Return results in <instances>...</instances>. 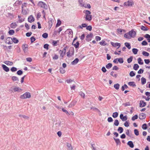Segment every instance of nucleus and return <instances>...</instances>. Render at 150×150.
<instances>
[{
  "mask_svg": "<svg viewBox=\"0 0 150 150\" xmlns=\"http://www.w3.org/2000/svg\"><path fill=\"white\" fill-rule=\"evenodd\" d=\"M48 35L47 33H45L42 35V37L44 38H47Z\"/></svg>",
  "mask_w": 150,
  "mask_h": 150,
  "instance_id": "09e8293b",
  "label": "nucleus"
},
{
  "mask_svg": "<svg viewBox=\"0 0 150 150\" xmlns=\"http://www.w3.org/2000/svg\"><path fill=\"white\" fill-rule=\"evenodd\" d=\"M92 27L91 25H89L88 26H87V27H86V29L87 30H88L89 31H91L92 30Z\"/></svg>",
  "mask_w": 150,
  "mask_h": 150,
  "instance_id": "680f3d73",
  "label": "nucleus"
},
{
  "mask_svg": "<svg viewBox=\"0 0 150 150\" xmlns=\"http://www.w3.org/2000/svg\"><path fill=\"white\" fill-rule=\"evenodd\" d=\"M31 97L30 94L29 92H26L23 95L20 96V98L24 99L27 98H30Z\"/></svg>",
  "mask_w": 150,
  "mask_h": 150,
  "instance_id": "7ed1b4c3",
  "label": "nucleus"
},
{
  "mask_svg": "<svg viewBox=\"0 0 150 150\" xmlns=\"http://www.w3.org/2000/svg\"><path fill=\"white\" fill-rule=\"evenodd\" d=\"M129 75L131 76L132 77L135 76V74L133 72V71H132L130 72L129 73Z\"/></svg>",
  "mask_w": 150,
  "mask_h": 150,
  "instance_id": "052dcab7",
  "label": "nucleus"
},
{
  "mask_svg": "<svg viewBox=\"0 0 150 150\" xmlns=\"http://www.w3.org/2000/svg\"><path fill=\"white\" fill-rule=\"evenodd\" d=\"M120 119L123 121H126L127 119V115L123 116V115L121 114L120 115Z\"/></svg>",
  "mask_w": 150,
  "mask_h": 150,
  "instance_id": "9d476101",
  "label": "nucleus"
},
{
  "mask_svg": "<svg viewBox=\"0 0 150 150\" xmlns=\"http://www.w3.org/2000/svg\"><path fill=\"white\" fill-rule=\"evenodd\" d=\"M132 51L133 53L134 54H137V53L138 52V50L137 49L133 48L132 50Z\"/></svg>",
  "mask_w": 150,
  "mask_h": 150,
  "instance_id": "e433bc0d",
  "label": "nucleus"
},
{
  "mask_svg": "<svg viewBox=\"0 0 150 150\" xmlns=\"http://www.w3.org/2000/svg\"><path fill=\"white\" fill-rule=\"evenodd\" d=\"M138 62L139 64L140 65H142L143 63V61L142 59L141 58H139L137 59Z\"/></svg>",
  "mask_w": 150,
  "mask_h": 150,
  "instance_id": "a211bd4d",
  "label": "nucleus"
},
{
  "mask_svg": "<svg viewBox=\"0 0 150 150\" xmlns=\"http://www.w3.org/2000/svg\"><path fill=\"white\" fill-rule=\"evenodd\" d=\"M134 4V3L132 0H129L127 2H125L124 4L125 6H131Z\"/></svg>",
  "mask_w": 150,
  "mask_h": 150,
  "instance_id": "423d86ee",
  "label": "nucleus"
},
{
  "mask_svg": "<svg viewBox=\"0 0 150 150\" xmlns=\"http://www.w3.org/2000/svg\"><path fill=\"white\" fill-rule=\"evenodd\" d=\"M38 5L39 6L43 8L47 9V5L42 1H39L38 3Z\"/></svg>",
  "mask_w": 150,
  "mask_h": 150,
  "instance_id": "20e7f679",
  "label": "nucleus"
},
{
  "mask_svg": "<svg viewBox=\"0 0 150 150\" xmlns=\"http://www.w3.org/2000/svg\"><path fill=\"white\" fill-rule=\"evenodd\" d=\"M141 82L142 85L146 83V79L144 77L141 78Z\"/></svg>",
  "mask_w": 150,
  "mask_h": 150,
  "instance_id": "7c9ffc66",
  "label": "nucleus"
},
{
  "mask_svg": "<svg viewBox=\"0 0 150 150\" xmlns=\"http://www.w3.org/2000/svg\"><path fill=\"white\" fill-rule=\"evenodd\" d=\"M83 13L85 14L83 18L86 21H90L92 19V15H91V12L88 10H85L83 11Z\"/></svg>",
  "mask_w": 150,
  "mask_h": 150,
  "instance_id": "f257e3e1",
  "label": "nucleus"
},
{
  "mask_svg": "<svg viewBox=\"0 0 150 150\" xmlns=\"http://www.w3.org/2000/svg\"><path fill=\"white\" fill-rule=\"evenodd\" d=\"M16 50L17 52L18 53H19L21 52V49L19 47H17L16 48Z\"/></svg>",
  "mask_w": 150,
  "mask_h": 150,
  "instance_id": "69168bd1",
  "label": "nucleus"
},
{
  "mask_svg": "<svg viewBox=\"0 0 150 150\" xmlns=\"http://www.w3.org/2000/svg\"><path fill=\"white\" fill-rule=\"evenodd\" d=\"M100 45H102L105 46L106 45V43L104 40H102L99 42Z\"/></svg>",
  "mask_w": 150,
  "mask_h": 150,
  "instance_id": "2f4dec72",
  "label": "nucleus"
},
{
  "mask_svg": "<svg viewBox=\"0 0 150 150\" xmlns=\"http://www.w3.org/2000/svg\"><path fill=\"white\" fill-rule=\"evenodd\" d=\"M12 80L14 81H19L18 79V78L16 76H13L12 78Z\"/></svg>",
  "mask_w": 150,
  "mask_h": 150,
  "instance_id": "4c0bfd02",
  "label": "nucleus"
},
{
  "mask_svg": "<svg viewBox=\"0 0 150 150\" xmlns=\"http://www.w3.org/2000/svg\"><path fill=\"white\" fill-rule=\"evenodd\" d=\"M124 36L125 38L128 39H130L131 38L130 36L129 35V34H128L127 33L125 34Z\"/></svg>",
  "mask_w": 150,
  "mask_h": 150,
  "instance_id": "de8ad7c7",
  "label": "nucleus"
},
{
  "mask_svg": "<svg viewBox=\"0 0 150 150\" xmlns=\"http://www.w3.org/2000/svg\"><path fill=\"white\" fill-rule=\"evenodd\" d=\"M145 115L144 113L140 114L139 116V118L141 120H142L145 118Z\"/></svg>",
  "mask_w": 150,
  "mask_h": 150,
  "instance_id": "f3484780",
  "label": "nucleus"
},
{
  "mask_svg": "<svg viewBox=\"0 0 150 150\" xmlns=\"http://www.w3.org/2000/svg\"><path fill=\"white\" fill-rule=\"evenodd\" d=\"M134 133L135 135L138 136L139 135V132L137 129H135L134 130Z\"/></svg>",
  "mask_w": 150,
  "mask_h": 150,
  "instance_id": "3c124183",
  "label": "nucleus"
},
{
  "mask_svg": "<svg viewBox=\"0 0 150 150\" xmlns=\"http://www.w3.org/2000/svg\"><path fill=\"white\" fill-rule=\"evenodd\" d=\"M12 42H13L15 43H17L19 42L18 40L15 38H12Z\"/></svg>",
  "mask_w": 150,
  "mask_h": 150,
  "instance_id": "a878e982",
  "label": "nucleus"
},
{
  "mask_svg": "<svg viewBox=\"0 0 150 150\" xmlns=\"http://www.w3.org/2000/svg\"><path fill=\"white\" fill-rule=\"evenodd\" d=\"M69 51L71 53V54L72 55H74V48L71 47L70 48Z\"/></svg>",
  "mask_w": 150,
  "mask_h": 150,
  "instance_id": "c756f323",
  "label": "nucleus"
},
{
  "mask_svg": "<svg viewBox=\"0 0 150 150\" xmlns=\"http://www.w3.org/2000/svg\"><path fill=\"white\" fill-rule=\"evenodd\" d=\"M4 63L8 65L11 66L13 64V63L12 62L9 61H6Z\"/></svg>",
  "mask_w": 150,
  "mask_h": 150,
  "instance_id": "4be33fe9",
  "label": "nucleus"
},
{
  "mask_svg": "<svg viewBox=\"0 0 150 150\" xmlns=\"http://www.w3.org/2000/svg\"><path fill=\"white\" fill-rule=\"evenodd\" d=\"M114 139L115 140L117 145H118V144H120L121 142L119 139L114 138Z\"/></svg>",
  "mask_w": 150,
  "mask_h": 150,
  "instance_id": "bb28decb",
  "label": "nucleus"
},
{
  "mask_svg": "<svg viewBox=\"0 0 150 150\" xmlns=\"http://www.w3.org/2000/svg\"><path fill=\"white\" fill-rule=\"evenodd\" d=\"M125 45L129 49H131V46L129 43L126 42L125 43Z\"/></svg>",
  "mask_w": 150,
  "mask_h": 150,
  "instance_id": "c85d7f7f",
  "label": "nucleus"
},
{
  "mask_svg": "<svg viewBox=\"0 0 150 150\" xmlns=\"http://www.w3.org/2000/svg\"><path fill=\"white\" fill-rule=\"evenodd\" d=\"M73 45L74 46V47L77 48L79 47V43L78 41H77L75 43H72Z\"/></svg>",
  "mask_w": 150,
  "mask_h": 150,
  "instance_id": "cd10ccee",
  "label": "nucleus"
},
{
  "mask_svg": "<svg viewBox=\"0 0 150 150\" xmlns=\"http://www.w3.org/2000/svg\"><path fill=\"white\" fill-rule=\"evenodd\" d=\"M128 84L130 86H132V87H135L136 85L135 84V83L134 82H130L128 83Z\"/></svg>",
  "mask_w": 150,
  "mask_h": 150,
  "instance_id": "393cba45",
  "label": "nucleus"
},
{
  "mask_svg": "<svg viewBox=\"0 0 150 150\" xmlns=\"http://www.w3.org/2000/svg\"><path fill=\"white\" fill-rule=\"evenodd\" d=\"M138 115H136L132 117V120L133 121H134L135 120L137 119L138 118Z\"/></svg>",
  "mask_w": 150,
  "mask_h": 150,
  "instance_id": "49530a36",
  "label": "nucleus"
},
{
  "mask_svg": "<svg viewBox=\"0 0 150 150\" xmlns=\"http://www.w3.org/2000/svg\"><path fill=\"white\" fill-rule=\"evenodd\" d=\"M87 26V25L86 23H83L81 25H79L78 28L81 29H83V28H85Z\"/></svg>",
  "mask_w": 150,
  "mask_h": 150,
  "instance_id": "6ab92c4d",
  "label": "nucleus"
},
{
  "mask_svg": "<svg viewBox=\"0 0 150 150\" xmlns=\"http://www.w3.org/2000/svg\"><path fill=\"white\" fill-rule=\"evenodd\" d=\"M3 69L6 72L9 71V69L7 66H2Z\"/></svg>",
  "mask_w": 150,
  "mask_h": 150,
  "instance_id": "f704fd0d",
  "label": "nucleus"
},
{
  "mask_svg": "<svg viewBox=\"0 0 150 150\" xmlns=\"http://www.w3.org/2000/svg\"><path fill=\"white\" fill-rule=\"evenodd\" d=\"M127 145L131 148H133L134 147V145L133 142L131 141H129L127 143Z\"/></svg>",
  "mask_w": 150,
  "mask_h": 150,
  "instance_id": "2eb2a0df",
  "label": "nucleus"
},
{
  "mask_svg": "<svg viewBox=\"0 0 150 150\" xmlns=\"http://www.w3.org/2000/svg\"><path fill=\"white\" fill-rule=\"evenodd\" d=\"M66 66H62L60 68V72L61 73L64 74L65 72V69Z\"/></svg>",
  "mask_w": 150,
  "mask_h": 150,
  "instance_id": "ddd939ff",
  "label": "nucleus"
},
{
  "mask_svg": "<svg viewBox=\"0 0 150 150\" xmlns=\"http://www.w3.org/2000/svg\"><path fill=\"white\" fill-rule=\"evenodd\" d=\"M118 113L117 112H115L113 113L112 116L113 117L115 118L117 117L118 116Z\"/></svg>",
  "mask_w": 150,
  "mask_h": 150,
  "instance_id": "473e14b6",
  "label": "nucleus"
},
{
  "mask_svg": "<svg viewBox=\"0 0 150 150\" xmlns=\"http://www.w3.org/2000/svg\"><path fill=\"white\" fill-rule=\"evenodd\" d=\"M120 85L118 83H117L114 84V87L116 90H118L119 88Z\"/></svg>",
  "mask_w": 150,
  "mask_h": 150,
  "instance_id": "c9c22d12",
  "label": "nucleus"
},
{
  "mask_svg": "<svg viewBox=\"0 0 150 150\" xmlns=\"http://www.w3.org/2000/svg\"><path fill=\"white\" fill-rule=\"evenodd\" d=\"M31 42V43L33 42L35 40V39L34 37L33 36L30 38Z\"/></svg>",
  "mask_w": 150,
  "mask_h": 150,
  "instance_id": "0e129e2a",
  "label": "nucleus"
},
{
  "mask_svg": "<svg viewBox=\"0 0 150 150\" xmlns=\"http://www.w3.org/2000/svg\"><path fill=\"white\" fill-rule=\"evenodd\" d=\"M23 74V71L21 70H19L17 71V74L19 75H21Z\"/></svg>",
  "mask_w": 150,
  "mask_h": 150,
  "instance_id": "338daca9",
  "label": "nucleus"
},
{
  "mask_svg": "<svg viewBox=\"0 0 150 150\" xmlns=\"http://www.w3.org/2000/svg\"><path fill=\"white\" fill-rule=\"evenodd\" d=\"M12 38L11 37H8L5 40V43L8 44H11L13 42L12 40Z\"/></svg>",
  "mask_w": 150,
  "mask_h": 150,
  "instance_id": "0eeeda50",
  "label": "nucleus"
},
{
  "mask_svg": "<svg viewBox=\"0 0 150 150\" xmlns=\"http://www.w3.org/2000/svg\"><path fill=\"white\" fill-rule=\"evenodd\" d=\"M14 33V31L13 30H10L8 32L9 34L11 35H13Z\"/></svg>",
  "mask_w": 150,
  "mask_h": 150,
  "instance_id": "a18cd8bd",
  "label": "nucleus"
},
{
  "mask_svg": "<svg viewBox=\"0 0 150 150\" xmlns=\"http://www.w3.org/2000/svg\"><path fill=\"white\" fill-rule=\"evenodd\" d=\"M58 55L56 54H54L52 58L54 59H57L58 58Z\"/></svg>",
  "mask_w": 150,
  "mask_h": 150,
  "instance_id": "8fccbe9b",
  "label": "nucleus"
},
{
  "mask_svg": "<svg viewBox=\"0 0 150 150\" xmlns=\"http://www.w3.org/2000/svg\"><path fill=\"white\" fill-rule=\"evenodd\" d=\"M128 88V86L126 84H124V85H123L121 89L122 91H124L125 88Z\"/></svg>",
  "mask_w": 150,
  "mask_h": 150,
  "instance_id": "37998d69",
  "label": "nucleus"
},
{
  "mask_svg": "<svg viewBox=\"0 0 150 150\" xmlns=\"http://www.w3.org/2000/svg\"><path fill=\"white\" fill-rule=\"evenodd\" d=\"M117 61H118V62L120 63H123V61L122 58H120L117 59Z\"/></svg>",
  "mask_w": 150,
  "mask_h": 150,
  "instance_id": "5fc2aeb1",
  "label": "nucleus"
},
{
  "mask_svg": "<svg viewBox=\"0 0 150 150\" xmlns=\"http://www.w3.org/2000/svg\"><path fill=\"white\" fill-rule=\"evenodd\" d=\"M66 144L68 147V149L69 150H72V147L71 146L70 144L68 143H67Z\"/></svg>",
  "mask_w": 150,
  "mask_h": 150,
  "instance_id": "72a5a7b5",
  "label": "nucleus"
},
{
  "mask_svg": "<svg viewBox=\"0 0 150 150\" xmlns=\"http://www.w3.org/2000/svg\"><path fill=\"white\" fill-rule=\"evenodd\" d=\"M142 54L145 56H148L149 54V53L145 51H143L142 52Z\"/></svg>",
  "mask_w": 150,
  "mask_h": 150,
  "instance_id": "79ce46f5",
  "label": "nucleus"
},
{
  "mask_svg": "<svg viewBox=\"0 0 150 150\" xmlns=\"http://www.w3.org/2000/svg\"><path fill=\"white\" fill-rule=\"evenodd\" d=\"M147 128V125L146 124H144L142 126V128L144 129H146Z\"/></svg>",
  "mask_w": 150,
  "mask_h": 150,
  "instance_id": "603ef678",
  "label": "nucleus"
},
{
  "mask_svg": "<svg viewBox=\"0 0 150 150\" xmlns=\"http://www.w3.org/2000/svg\"><path fill=\"white\" fill-rule=\"evenodd\" d=\"M136 33L135 31L132 30L129 32V35L130 36V38H134L136 35Z\"/></svg>",
  "mask_w": 150,
  "mask_h": 150,
  "instance_id": "6e6552de",
  "label": "nucleus"
},
{
  "mask_svg": "<svg viewBox=\"0 0 150 150\" xmlns=\"http://www.w3.org/2000/svg\"><path fill=\"white\" fill-rule=\"evenodd\" d=\"M59 41L58 40L55 41L54 40L52 42V44L53 46H56L57 45V43Z\"/></svg>",
  "mask_w": 150,
  "mask_h": 150,
  "instance_id": "58836bf2",
  "label": "nucleus"
},
{
  "mask_svg": "<svg viewBox=\"0 0 150 150\" xmlns=\"http://www.w3.org/2000/svg\"><path fill=\"white\" fill-rule=\"evenodd\" d=\"M27 4L26 3H24L22 5V13L23 15H26L28 13V9L27 8Z\"/></svg>",
  "mask_w": 150,
  "mask_h": 150,
  "instance_id": "f03ea898",
  "label": "nucleus"
},
{
  "mask_svg": "<svg viewBox=\"0 0 150 150\" xmlns=\"http://www.w3.org/2000/svg\"><path fill=\"white\" fill-rule=\"evenodd\" d=\"M108 122H111L113 121V119L111 117H109L108 119Z\"/></svg>",
  "mask_w": 150,
  "mask_h": 150,
  "instance_id": "e2e57ef3",
  "label": "nucleus"
},
{
  "mask_svg": "<svg viewBox=\"0 0 150 150\" xmlns=\"http://www.w3.org/2000/svg\"><path fill=\"white\" fill-rule=\"evenodd\" d=\"M119 124V122L118 120H115L114 121V125L116 126H118Z\"/></svg>",
  "mask_w": 150,
  "mask_h": 150,
  "instance_id": "c03bdc74",
  "label": "nucleus"
},
{
  "mask_svg": "<svg viewBox=\"0 0 150 150\" xmlns=\"http://www.w3.org/2000/svg\"><path fill=\"white\" fill-rule=\"evenodd\" d=\"M67 48V47L66 46L63 48L62 50H59V53H60V57H63L65 55V53L66 52V49Z\"/></svg>",
  "mask_w": 150,
  "mask_h": 150,
  "instance_id": "39448f33",
  "label": "nucleus"
},
{
  "mask_svg": "<svg viewBox=\"0 0 150 150\" xmlns=\"http://www.w3.org/2000/svg\"><path fill=\"white\" fill-rule=\"evenodd\" d=\"M35 19L33 16H29L28 18V21L30 23H32L34 21Z\"/></svg>",
  "mask_w": 150,
  "mask_h": 150,
  "instance_id": "f8f14e48",
  "label": "nucleus"
},
{
  "mask_svg": "<svg viewBox=\"0 0 150 150\" xmlns=\"http://www.w3.org/2000/svg\"><path fill=\"white\" fill-rule=\"evenodd\" d=\"M144 37L146 38L147 39V40L148 39H150V35L148 34H146L145 35Z\"/></svg>",
  "mask_w": 150,
  "mask_h": 150,
  "instance_id": "774afa93",
  "label": "nucleus"
},
{
  "mask_svg": "<svg viewBox=\"0 0 150 150\" xmlns=\"http://www.w3.org/2000/svg\"><path fill=\"white\" fill-rule=\"evenodd\" d=\"M61 122L59 121L58 122H57L56 123V125H57L56 127L57 128L59 127L60 126Z\"/></svg>",
  "mask_w": 150,
  "mask_h": 150,
  "instance_id": "13d9d810",
  "label": "nucleus"
},
{
  "mask_svg": "<svg viewBox=\"0 0 150 150\" xmlns=\"http://www.w3.org/2000/svg\"><path fill=\"white\" fill-rule=\"evenodd\" d=\"M141 29L144 31H146L148 30V29L146 28L145 26H142L141 27Z\"/></svg>",
  "mask_w": 150,
  "mask_h": 150,
  "instance_id": "864d4df0",
  "label": "nucleus"
},
{
  "mask_svg": "<svg viewBox=\"0 0 150 150\" xmlns=\"http://www.w3.org/2000/svg\"><path fill=\"white\" fill-rule=\"evenodd\" d=\"M117 130L120 132V133H121L123 132V129L122 127H120L118 128Z\"/></svg>",
  "mask_w": 150,
  "mask_h": 150,
  "instance_id": "ea45409f",
  "label": "nucleus"
},
{
  "mask_svg": "<svg viewBox=\"0 0 150 150\" xmlns=\"http://www.w3.org/2000/svg\"><path fill=\"white\" fill-rule=\"evenodd\" d=\"M133 57L132 56L130 57L129 58H128L127 59V62L128 63H131L132 61Z\"/></svg>",
  "mask_w": 150,
  "mask_h": 150,
  "instance_id": "a19ab883",
  "label": "nucleus"
},
{
  "mask_svg": "<svg viewBox=\"0 0 150 150\" xmlns=\"http://www.w3.org/2000/svg\"><path fill=\"white\" fill-rule=\"evenodd\" d=\"M79 60L78 58H76L74 60L71 62L72 65H75L77 64L79 62Z\"/></svg>",
  "mask_w": 150,
  "mask_h": 150,
  "instance_id": "b1692460",
  "label": "nucleus"
},
{
  "mask_svg": "<svg viewBox=\"0 0 150 150\" xmlns=\"http://www.w3.org/2000/svg\"><path fill=\"white\" fill-rule=\"evenodd\" d=\"M79 95L83 98L85 97V94L83 92L81 91L79 93Z\"/></svg>",
  "mask_w": 150,
  "mask_h": 150,
  "instance_id": "4d7b16f0",
  "label": "nucleus"
},
{
  "mask_svg": "<svg viewBox=\"0 0 150 150\" xmlns=\"http://www.w3.org/2000/svg\"><path fill=\"white\" fill-rule=\"evenodd\" d=\"M17 69L15 67H13L11 69V70L12 72H14L16 71Z\"/></svg>",
  "mask_w": 150,
  "mask_h": 150,
  "instance_id": "bf43d9fd",
  "label": "nucleus"
},
{
  "mask_svg": "<svg viewBox=\"0 0 150 150\" xmlns=\"http://www.w3.org/2000/svg\"><path fill=\"white\" fill-rule=\"evenodd\" d=\"M28 45L26 44H23L22 46V49L24 52H26L28 51Z\"/></svg>",
  "mask_w": 150,
  "mask_h": 150,
  "instance_id": "1a4fd4ad",
  "label": "nucleus"
},
{
  "mask_svg": "<svg viewBox=\"0 0 150 150\" xmlns=\"http://www.w3.org/2000/svg\"><path fill=\"white\" fill-rule=\"evenodd\" d=\"M111 44L114 47H116L118 46V48H119L121 46L120 44L118 42L114 43L113 42H111Z\"/></svg>",
  "mask_w": 150,
  "mask_h": 150,
  "instance_id": "9b49d317",
  "label": "nucleus"
},
{
  "mask_svg": "<svg viewBox=\"0 0 150 150\" xmlns=\"http://www.w3.org/2000/svg\"><path fill=\"white\" fill-rule=\"evenodd\" d=\"M17 26V25L15 23H13L10 25V27L12 28H15Z\"/></svg>",
  "mask_w": 150,
  "mask_h": 150,
  "instance_id": "412c9836",
  "label": "nucleus"
},
{
  "mask_svg": "<svg viewBox=\"0 0 150 150\" xmlns=\"http://www.w3.org/2000/svg\"><path fill=\"white\" fill-rule=\"evenodd\" d=\"M67 32L68 33L69 35H70L69 37L72 36L73 35V32L71 29H68L67 30Z\"/></svg>",
  "mask_w": 150,
  "mask_h": 150,
  "instance_id": "dca6fc26",
  "label": "nucleus"
},
{
  "mask_svg": "<svg viewBox=\"0 0 150 150\" xmlns=\"http://www.w3.org/2000/svg\"><path fill=\"white\" fill-rule=\"evenodd\" d=\"M146 105V102L143 100H140V101L139 106L140 107H142L145 106Z\"/></svg>",
  "mask_w": 150,
  "mask_h": 150,
  "instance_id": "4468645a",
  "label": "nucleus"
},
{
  "mask_svg": "<svg viewBox=\"0 0 150 150\" xmlns=\"http://www.w3.org/2000/svg\"><path fill=\"white\" fill-rule=\"evenodd\" d=\"M19 116L20 117H22L25 119H28L29 118V117H28L26 116L25 115H19Z\"/></svg>",
  "mask_w": 150,
  "mask_h": 150,
  "instance_id": "6e6d98bb",
  "label": "nucleus"
},
{
  "mask_svg": "<svg viewBox=\"0 0 150 150\" xmlns=\"http://www.w3.org/2000/svg\"><path fill=\"white\" fill-rule=\"evenodd\" d=\"M78 1L79 5L81 7H82L85 4V3L83 2V0H78Z\"/></svg>",
  "mask_w": 150,
  "mask_h": 150,
  "instance_id": "aec40b11",
  "label": "nucleus"
},
{
  "mask_svg": "<svg viewBox=\"0 0 150 150\" xmlns=\"http://www.w3.org/2000/svg\"><path fill=\"white\" fill-rule=\"evenodd\" d=\"M83 7H84L86 8H91V6L90 4H84L83 6Z\"/></svg>",
  "mask_w": 150,
  "mask_h": 150,
  "instance_id": "5701e85b",
  "label": "nucleus"
}]
</instances>
